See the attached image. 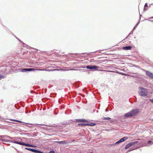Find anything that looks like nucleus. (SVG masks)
I'll list each match as a JSON object with an SVG mask.
<instances>
[{"label":"nucleus","mask_w":153,"mask_h":153,"mask_svg":"<svg viewBox=\"0 0 153 153\" xmlns=\"http://www.w3.org/2000/svg\"><path fill=\"white\" fill-rule=\"evenodd\" d=\"M138 111H139L137 109H133L131 111L125 114V116L127 118L133 117L137 113Z\"/></svg>","instance_id":"obj_1"},{"label":"nucleus","mask_w":153,"mask_h":153,"mask_svg":"<svg viewBox=\"0 0 153 153\" xmlns=\"http://www.w3.org/2000/svg\"><path fill=\"white\" fill-rule=\"evenodd\" d=\"M140 89L139 91V94L141 96H145L147 95L148 92L147 89L142 87H139Z\"/></svg>","instance_id":"obj_2"},{"label":"nucleus","mask_w":153,"mask_h":153,"mask_svg":"<svg viewBox=\"0 0 153 153\" xmlns=\"http://www.w3.org/2000/svg\"><path fill=\"white\" fill-rule=\"evenodd\" d=\"M13 143H16L19 144V145H22V146H24L27 147H35V146H33L27 143H25L24 142H19L18 141H14L13 142Z\"/></svg>","instance_id":"obj_3"},{"label":"nucleus","mask_w":153,"mask_h":153,"mask_svg":"<svg viewBox=\"0 0 153 153\" xmlns=\"http://www.w3.org/2000/svg\"><path fill=\"white\" fill-rule=\"evenodd\" d=\"M23 71H46L47 70L43 69H34V68H24L22 69Z\"/></svg>","instance_id":"obj_4"},{"label":"nucleus","mask_w":153,"mask_h":153,"mask_svg":"<svg viewBox=\"0 0 153 153\" xmlns=\"http://www.w3.org/2000/svg\"><path fill=\"white\" fill-rule=\"evenodd\" d=\"M128 137H124L122 138H121L120 140H119L114 145L116 144H118L119 143H120L123 142L124 141L126 140L127 139Z\"/></svg>","instance_id":"obj_5"},{"label":"nucleus","mask_w":153,"mask_h":153,"mask_svg":"<svg viewBox=\"0 0 153 153\" xmlns=\"http://www.w3.org/2000/svg\"><path fill=\"white\" fill-rule=\"evenodd\" d=\"M137 142H136L130 143L128 144H127L126 146L125 149H128L130 147L134 145H135L136 143Z\"/></svg>","instance_id":"obj_6"},{"label":"nucleus","mask_w":153,"mask_h":153,"mask_svg":"<svg viewBox=\"0 0 153 153\" xmlns=\"http://www.w3.org/2000/svg\"><path fill=\"white\" fill-rule=\"evenodd\" d=\"M86 68L90 69H96L99 68V67L96 65H88L86 66Z\"/></svg>","instance_id":"obj_7"},{"label":"nucleus","mask_w":153,"mask_h":153,"mask_svg":"<svg viewBox=\"0 0 153 153\" xmlns=\"http://www.w3.org/2000/svg\"><path fill=\"white\" fill-rule=\"evenodd\" d=\"M146 74L150 78L153 79V74L151 72L147 71L146 72Z\"/></svg>","instance_id":"obj_8"},{"label":"nucleus","mask_w":153,"mask_h":153,"mask_svg":"<svg viewBox=\"0 0 153 153\" xmlns=\"http://www.w3.org/2000/svg\"><path fill=\"white\" fill-rule=\"evenodd\" d=\"M56 143L59 144H65L67 143H68V142H67L65 140H63L62 141H56Z\"/></svg>","instance_id":"obj_9"},{"label":"nucleus","mask_w":153,"mask_h":153,"mask_svg":"<svg viewBox=\"0 0 153 153\" xmlns=\"http://www.w3.org/2000/svg\"><path fill=\"white\" fill-rule=\"evenodd\" d=\"M132 47L131 46H127L124 47L123 48L124 50H131L132 49Z\"/></svg>","instance_id":"obj_10"},{"label":"nucleus","mask_w":153,"mask_h":153,"mask_svg":"<svg viewBox=\"0 0 153 153\" xmlns=\"http://www.w3.org/2000/svg\"><path fill=\"white\" fill-rule=\"evenodd\" d=\"M77 121L79 122H85L86 121V120L85 119H77Z\"/></svg>","instance_id":"obj_11"},{"label":"nucleus","mask_w":153,"mask_h":153,"mask_svg":"<svg viewBox=\"0 0 153 153\" xmlns=\"http://www.w3.org/2000/svg\"><path fill=\"white\" fill-rule=\"evenodd\" d=\"M86 125L89 126H94L95 125V124L94 123H91L90 124H86Z\"/></svg>","instance_id":"obj_12"},{"label":"nucleus","mask_w":153,"mask_h":153,"mask_svg":"<svg viewBox=\"0 0 153 153\" xmlns=\"http://www.w3.org/2000/svg\"><path fill=\"white\" fill-rule=\"evenodd\" d=\"M148 4L147 3L145 4L144 6V9L145 10H147L148 9Z\"/></svg>","instance_id":"obj_13"},{"label":"nucleus","mask_w":153,"mask_h":153,"mask_svg":"<svg viewBox=\"0 0 153 153\" xmlns=\"http://www.w3.org/2000/svg\"><path fill=\"white\" fill-rule=\"evenodd\" d=\"M102 119L104 120H110L111 119V118L109 117H103Z\"/></svg>","instance_id":"obj_14"},{"label":"nucleus","mask_w":153,"mask_h":153,"mask_svg":"<svg viewBox=\"0 0 153 153\" xmlns=\"http://www.w3.org/2000/svg\"><path fill=\"white\" fill-rule=\"evenodd\" d=\"M25 149L27 150L31 151L32 152L33 149L29 148H25Z\"/></svg>","instance_id":"obj_15"},{"label":"nucleus","mask_w":153,"mask_h":153,"mask_svg":"<svg viewBox=\"0 0 153 153\" xmlns=\"http://www.w3.org/2000/svg\"><path fill=\"white\" fill-rule=\"evenodd\" d=\"M86 124L84 123H79L78 124V125L80 126H83L84 125H86Z\"/></svg>","instance_id":"obj_16"},{"label":"nucleus","mask_w":153,"mask_h":153,"mask_svg":"<svg viewBox=\"0 0 153 153\" xmlns=\"http://www.w3.org/2000/svg\"><path fill=\"white\" fill-rule=\"evenodd\" d=\"M4 76H3L1 75H0V80H1L2 79H3V78H4Z\"/></svg>","instance_id":"obj_17"},{"label":"nucleus","mask_w":153,"mask_h":153,"mask_svg":"<svg viewBox=\"0 0 153 153\" xmlns=\"http://www.w3.org/2000/svg\"><path fill=\"white\" fill-rule=\"evenodd\" d=\"M13 121H16V122H19L20 123H21L22 122H21V121H19V120H13Z\"/></svg>","instance_id":"obj_18"},{"label":"nucleus","mask_w":153,"mask_h":153,"mask_svg":"<svg viewBox=\"0 0 153 153\" xmlns=\"http://www.w3.org/2000/svg\"><path fill=\"white\" fill-rule=\"evenodd\" d=\"M49 153H55V152L53 151H51Z\"/></svg>","instance_id":"obj_19"},{"label":"nucleus","mask_w":153,"mask_h":153,"mask_svg":"<svg viewBox=\"0 0 153 153\" xmlns=\"http://www.w3.org/2000/svg\"><path fill=\"white\" fill-rule=\"evenodd\" d=\"M150 101H151L152 102H153V99H152L150 100Z\"/></svg>","instance_id":"obj_20"},{"label":"nucleus","mask_w":153,"mask_h":153,"mask_svg":"<svg viewBox=\"0 0 153 153\" xmlns=\"http://www.w3.org/2000/svg\"><path fill=\"white\" fill-rule=\"evenodd\" d=\"M101 71H106V70H102Z\"/></svg>","instance_id":"obj_21"},{"label":"nucleus","mask_w":153,"mask_h":153,"mask_svg":"<svg viewBox=\"0 0 153 153\" xmlns=\"http://www.w3.org/2000/svg\"><path fill=\"white\" fill-rule=\"evenodd\" d=\"M151 141H149L148 142V143H151Z\"/></svg>","instance_id":"obj_22"},{"label":"nucleus","mask_w":153,"mask_h":153,"mask_svg":"<svg viewBox=\"0 0 153 153\" xmlns=\"http://www.w3.org/2000/svg\"><path fill=\"white\" fill-rule=\"evenodd\" d=\"M74 69H70V70H74Z\"/></svg>","instance_id":"obj_23"},{"label":"nucleus","mask_w":153,"mask_h":153,"mask_svg":"<svg viewBox=\"0 0 153 153\" xmlns=\"http://www.w3.org/2000/svg\"><path fill=\"white\" fill-rule=\"evenodd\" d=\"M72 141H73V142L75 141V140H73Z\"/></svg>","instance_id":"obj_24"},{"label":"nucleus","mask_w":153,"mask_h":153,"mask_svg":"<svg viewBox=\"0 0 153 153\" xmlns=\"http://www.w3.org/2000/svg\"><path fill=\"white\" fill-rule=\"evenodd\" d=\"M92 153V152H91V153Z\"/></svg>","instance_id":"obj_25"}]
</instances>
